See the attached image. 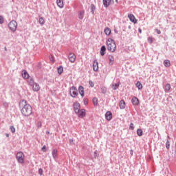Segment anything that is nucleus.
Instances as JSON below:
<instances>
[{
    "label": "nucleus",
    "mask_w": 176,
    "mask_h": 176,
    "mask_svg": "<svg viewBox=\"0 0 176 176\" xmlns=\"http://www.w3.org/2000/svg\"><path fill=\"white\" fill-rule=\"evenodd\" d=\"M116 2H118V0H116Z\"/></svg>",
    "instance_id": "obj_56"
},
{
    "label": "nucleus",
    "mask_w": 176,
    "mask_h": 176,
    "mask_svg": "<svg viewBox=\"0 0 176 176\" xmlns=\"http://www.w3.org/2000/svg\"><path fill=\"white\" fill-rule=\"evenodd\" d=\"M126 108V102L124 100L120 101V109H124Z\"/></svg>",
    "instance_id": "obj_16"
},
{
    "label": "nucleus",
    "mask_w": 176,
    "mask_h": 176,
    "mask_svg": "<svg viewBox=\"0 0 176 176\" xmlns=\"http://www.w3.org/2000/svg\"><path fill=\"white\" fill-rule=\"evenodd\" d=\"M112 0H102V3H103V6L104 8H108V6H109L111 5V1Z\"/></svg>",
    "instance_id": "obj_15"
},
{
    "label": "nucleus",
    "mask_w": 176,
    "mask_h": 176,
    "mask_svg": "<svg viewBox=\"0 0 176 176\" xmlns=\"http://www.w3.org/2000/svg\"><path fill=\"white\" fill-rule=\"evenodd\" d=\"M78 116L80 118H84V116H86V110L85 109L80 110V113L78 114Z\"/></svg>",
    "instance_id": "obj_17"
},
{
    "label": "nucleus",
    "mask_w": 176,
    "mask_h": 176,
    "mask_svg": "<svg viewBox=\"0 0 176 176\" xmlns=\"http://www.w3.org/2000/svg\"><path fill=\"white\" fill-rule=\"evenodd\" d=\"M129 130H134V124H133V123L130 124Z\"/></svg>",
    "instance_id": "obj_41"
},
{
    "label": "nucleus",
    "mask_w": 176,
    "mask_h": 176,
    "mask_svg": "<svg viewBox=\"0 0 176 176\" xmlns=\"http://www.w3.org/2000/svg\"><path fill=\"white\" fill-rule=\"evenodd\" d=\"M105 118L109 121L112 120V113L111 111H107L105 113Z\"/></svg>",
    "instance_id": "obj_14"
},
{
    "label": "nucleus",
    "mask_w": 176,
    "mask_h": 176,
    "mask_svg": "<svg viewBox=\"0 0 176 176\" xmlns=\"http://www.w3.org/2000/svg\"><path fill=\"white\" fill-rule=\"evenodd\" d=\"M22 76L24 78V79H28L30 77V74H28V72L27 71L23 70V72L22 73Z\"/></svg>",
    "instance_id": "obj_20"
},
{
    "label": "nucleus",
    "mask_w": 176,
    "mask_h": 176,
    "mask_svg": "<svg viewBox=\"0 0 176 176\" xmlns=\"http://www.w3.org/2000/svg\"><path fill=\"white\" fill-rule=\"evenodd\" d=\"M164 67H168L171 65V62H170V60H165L164 61Z\"/></svg>",
    "instance_id": "obj_22"
},
{
    "label": "nucleus",
    "mask_w": 176,
    "mask_h": 176,
    "mask_svg": "<svg viewBox=\"0 0 176 176\" xmlns=\"http://www.w3.org/2000/svg\"><path fill=\"white\" fill-rule=\"evenodd\" d=\"M131 102H132L133 105H135L136 107L140 105V100H138V98H137L135 96H133L132 98Z\"/></svg>",
    "instance_id": "obj_8"
},
{
    "label": "nucleus",
    "mask_w": 176,
    "mask_h": 176,
    "mask_svg": "<svg viewBox=\"0 0 176 176\" xmlns=\"http://www.w3.org/2000/svg\"><path fill=\"white\" fill-rule=\"evenodd\" d=\"M128 17L131 23H133V24H137V19H135V16H134V14H128Z\"/></svg>",
    "instance_id": "obj_9"
},
{
    "label": "nucleus",
    "mask_w": 176,
    "mask_h": 176,
    "mask_svg": "<svg viewBox=\"0 0 176 176\" xmlns=\"http://www.w3.org/2000/svg\"><path fill=\"white\" fill-rule=\"evenodd\" d=\"M83 102H84V105H87V104H89V99L87 98H84L83 99Z\"/></svg>",
    "instance_id": "obj_38"
},
{
    "label": "nucleus",
    "mask_w": 176,
    "mask_h": 176,
    "mask_svg": "<svg viewBox=\"0 0 176 176\" xmlns=\"http://www.w3.org/2000/svg\"><path fill=\"white\" fill-rule=\"evenodd\" d=\"M96 10V6L94 4H91V12L92 14H94V12Z\"/></svg>",
    "instance_id": "obj_31"
},
{
    "label": "nucleus",
    "mask_w": 176,
    "mask_h": 176,
    "mask_svg": "<svg viewBox=\"0 0 176 176\" xmlns=\"http://www.w3.org/2000/svg\"><path fill=\"white\" fill-rule=\"evenodd\" d=\"M136 87H138V90H142V84L141 82L138 81L135 84Z\"/></svg>",
    "instance_id": "obj_23"
},
{
    "label": "nucleus",
    "mask_w": 176,
    "mask_h": 176,
    "mask_svg": "<svg viewBox=\"0 0 176 176\" xmlns=\"http://www.w3.org/2000/svg\"><path fill=\"white\" fill-rule=\"evenodd\" d=\"M89 85L91 86V87H93L94 86V82H93V81L90 80V81H89Z\"/></svg>",
    "instance_id": "obj_43"
},
{
    "label": "nucleus",
    "mask_w": 176,
    "mask_h": 176,
    "mask_svg": "<svg viewBox=\"0 0 176 176\" xmlns=\"http://www.w3.org/2000/svg\"><path fill=\"white\" fill-rule=\"evenodd\" d=\"M92 102L94 105V107H97L98 105V99L97 98H93L92 99Z\"/></svg>",
    "instance_id": "obj_25"
},
{
    "label": "nucleus",
    "mask_w": 176,
    "mask_h": 176,
    "mask_svg": "<svg viewBox=\"0 0 176 176\" xmlns=\"http://www.w3.org/2000/svg\"><path fill=\"white\" fill-rule=\"evenodd\" d=\"M84 17H85V10H80L78 12L79 20H83Z\"/></svg>",
    "instance_id": "obj_12"
},
{
    "label": "nucleus",
    "mask_w": 176,
    "mask_h": 176,
    "mask_svg": "<svg viewBox=\"0 0 176 176\" xmlns=\"http://www.w3.org/2000/svg\"><path fill=\"white\" fill-rule=\"evenodd\" d=\"M167 138H168V139L170 140V136L168 135V136H167Z\"/></svg>",
    "instance_id": "obj_54"
},
{
    "label": "nucleus",
    "mask_w": 176,
    "mask_h": 176,
    "mask_svg": "<svg viewBox=\"0 0 176 176\" xmlns=\"http://www.w3.org/2000/svg\"><path fill=\"white\" fill-rule=\"evenodd\" d=\"M105 52H107V47H105V45H102L100 48V55L104 56Z\"/></svg>",
    "instance_id": "obj_18"
},
{
    "label": "nucleus",
    "mask_w": 176,
    "mask_h": 176,
    "mask_svg": "<svg viewBox=\"0 0 176 176\" xmlns=\"http://www.w3.org/2000/svg\"><path fill=\"white\" fill-rule=\"evenodd\" d=\"M41 150L43 151V152H46V146H43L41 148Z\"/></svg>",
    "instance_id": "obj_45"
},
{
    "label": "nucleus",
    "mask_w": 176,
    "mask_h": 176,
    "mask_svg": "<svg viewBox=\"0 0 176 176\" xmlns=\"http://www.w3.org/2000/svg\"><path fill=\"white\" fill-rule=\"evenodd\" d=\"M73 109L76 114L79 113V111H80V104L78 102H75L73 104Z\"/></svg>",
    "instance_id": "obj_6"
},
{
    "label": "nucleus",
    "mask_w": 176,
    "mask_h": 176,
    "mask_svg": "<svg viewBox=\"0 0 176 176\" xmlns=\"http://www.w3.org/2000/svg\"><path fill=\"white\" fill-rule=\"evenodd\" d=\"M5 50H6V47H5Z\"/></svg>",
    "instance_id": "obj_55"
},
{
    "label": "nucleus",
    "mask_w": 176,
    "mask_h": 176,
    "mask_svg": "<svg viewBox=\"0 0 176 176\" xmlns=\"http://www.w3.org/2000/svg\"><path fill=\"white\" fill-rule=\"evenodd\" d=\"M38 23L41 24V25H43V24H45V19H43V17L39 18Z\"/></svg>",
    "instance_id": "obj_32"
},
{
    "label": "nucleus",
    "mask_w": 176,
    "mask_h": 176,
    "mask_svg": "<svg viewBox=\"0 0 176 176\" xmlns=\"http://www.w3.org/2000/svg\"><path fill=\"white\" fill-rule=\"evenodd\" d=\"M10 131H11V133H16V128H14V126H11L10 127Z\"/></svg>",
    "instance_id": "obj_37"
},
{
    "label": "nucleus",
    "mask_w": 176,
    "mask_h": 176,
    "mask_svg": "<svg viewBox=\"0 0 176 176\" xmlns=\"http://www.w3.org/2000/svg\"><path fill=\"white\" fill-rule=\"evenodd\" d=\"M137 134L139 137H142V134H144V131H142V129H137Z\"/></svg>",
    "instance_id": "obj_29"
},
{
    "label": "nucleus",
    "mask_w": 176,
    "mask_h": 176,
    "mask_svg": "<svg viewBox=\"0 0 176 176\" xmlns=\"http://www.w3.org/2000/svg\"><path fill=\"white\" fill-rule=\"evenodd\" d=\"M19 108L23 116H30L32 114V107L25 100L19 102Z\"/></svg>",
    "instance_id": "obj_1"
},
{
    "label": "nucleus",
    "mask_w": 176,
    "mask_h": 176,
    "mask_svg": "<svg viewBox=\"0 0 176 176\" xmlns=\"http://www.w3.org/2000/svg\"><path fill=\"white\" fill-rule=\"evenodd\" d=\"M104 32L105 35H111V29L109 28H106L104 30Z\"/></svg>",
    "instance_id": "obj_27"
},
{
    "label": "nucleus",
    "mask_w": 176,
    "mask_h": 176,
    "mask_svg": "<svg viewBox=\"0 0 176 176\" xmlns=\"http://www.w3.org/2000/svg\"><path fill=\"white\" fill-rule=\"evenodd\" d=\"M148 42L149 43H152L153 42V41L152 40V38L151 37L148 38Z\"/></svg>",
    "instance_id": "obj_47"
},
{
    "label": "nucleus",
    "mask_w": 176,
    "mask_h": 176,
    "mask_svg": "<svg viewBox=\"0 0 176 176\" xmlns=\"http://www.w3.org/2000/svg\"><path fill=\"white\" fill-rule=\"evenodd\" d=\"M106 43L107 46V50H109V52H112V53H113V52L116 50V43H115V40L109 38L107 40Z\"/></svg>",
    "instance_id": "obj_2"
},
{
    "label": "nucleus",
    "mask_w": 176,
    "mask_h": 176,
    "mask_svg": "<svg viewBox=\"0 0 176 176\" xmlns=\"http://www.w3.org/2000/svg\"><path fill=\"white\" fill-rule=\"evenodd\" d=\"M78 93L81 97H85V88H83V86L80 85L78 87Z\"/></svg>",
    "instance_id": "obj_10"
},
{
    "label": "nucleus",
    "mask_w": 176,
    "mask_h": 176,
    "mask_svg": "<svg viewBox=\"0 0 176 176\" xmlns=\"http://www.w3.org/2000/svg\"><path fill=\"white\" fill-rule=\"evenodd\" d=\"M68 60L70 61V63H75L76 60V55H75V54L73 52H70L68 55Z\"/></svg>",
    "instance_id": "obj_7"
},
{
    "label": "nucleus",
    "mask_w": 176,
    "mask_h": 176,
    "mask_svg": "<svg viewBox=\"0 0 176 176\" xmlns=\"http://www.w3.org/2000/svg\"><path fill=\"white\" fill-rule=\"evenodd\" d=\"M6 137H8H8H9V134H8V133H6Z\"/></svg>",
    "instance_id": "obj_51"
},
{
    "label": "nucleus",
    "mask_w": 176,
    "mask_h": 176,
    "mask_svg": "<svg viewBox=\"0 0 176 176\" xmlns=\"http://www.w3.org/2000/svg\"><path fill=\"white\" fill-rule=\"evenodd\" d=\"M166 149H170V140H166Z\"/></svg>",
    "instance_id": "obj_35"
},
{
    "label": "nucleus",
    "mask_w": 176,
    "mask_h": 176,
    "mask_svg": "<svg viewBox=\"0 0 176 176\" xmlns=\"http://www.w3.org/2000/svg\"><path fill=\"white\" fill-rule=\"evenodd\" d=\"M114 60H115V58H113V56H112V55L109 56V60L110 65H113Z\"/></svg>",
    "instance_id": "obj_21"
},
{
    "label": "nucleus",
    "mask_w": 176,
    "mask_h": 176,
    "mask_svg": "<svg viewBox=\"0 0 176 176\" xmlns=\"http://www.w3.org/2000/svg\"><path fill=\"white\" fill-rule=\"evenodd\" d=\"M52 157L54 159H57V149H54L52 151Z\"/></svg>",
    "instance_id": "obj_26"
},
{
    "label": "nucleus",
    "mask_w": 176,
    "mask_h": 176,
    "mask_svg": "<svg viewBox=\"0 0 176 176\" xmlns=\"http://www.w3.org/2000/svg\"><path fill=\"white\" fill-rule=\"evenodd\" d=\"M70 96L71 97H72L73 98H75L77 96H78V89L76 88V87L75 86H72L70 88Z\"/></svg>",
    "instance_id": "obj_5"
},
{
    "label": "nucleus",
    "mask_w": 176,
    "mask_h": 176,
    "mask_svg": "<svg viewBox=\"0 0 176 176\" xmlns=\"http://www.w3.org/2000/svg\"><path fill=\"white\" fill-rule=\"evenodd\" d=\"M45 134H50V132H49L48 131H45Z\"/></svg>",
    "instance_id": "obj_49"
},
{
    "label": "nucleus",
    "mask_w": 176,
    "mask_h": 176,
    "mask_svg": "<svg viewBox=\"0 0 176 176\" xmlns=\"http://www.w3.org/2000/svg\"><path fill=\"white\" fill-rule=\"evenodd\" d=\"M69 144H70L71 145H72V144H74V140H73V139H69Z\"/></svg>",
    "instance_id": "obj_46"
},
{
    "label": "nucleus",
    "mask_w": 176,
    "mask_h": 176,
    "mask_svg": "<svg viewBox=\"0 0 176 176\" xmlns=\"http://www.w3.org/2000/svg\"><path fill=\"white\" fill-rule=\"evenodd\" d=\"M38 174L39 175H43V169H42L41 168H40L38 169Z\"/></svg>",
    "instance_id": "obj_40"
},
{
    "label": "nucleus",
    "mask_w": 176,
    "mask_h": 176,
    "mask_svg": "<svg viewBox=\"0 0 176 176\" xmlns=\"http://www.w3.org/2000/svg\"><path fill=\"white\" fill-rule=\"evenodd\" d=\"M120 84H119V82L118 83H115L112 85V89L113 90H118V89L119 88Z\"/></svg>",
    "instance_id": "obj_28"
},
{
    "label": "nucleus",
    "mask_w": 176,
    "mask_h": 176,
    "mask_svg": "<svg viewBox=\"0 0 176 176\" xmlns=\"http://www.w3.org/2000/svg\"><path fill=\"white\" fill-rule=\"evenodd\" d=\"M171 89V85H170V83H167L165 85V90L166 91H170V89Z\"/></svg>",
    "instance_id": "obj_30"
},
{
    "label": "nucleus",
    "mask_w": 176,
    "mask_h": 176,
    "mask_svg": "<svg viewBox=\"0 0 176 176\" xmlns=\"http://www.w3.org/2000/svg\"><path fill=\"white\" fill-rule=\"evenodd\" d=\"M28 83L30 85V86H32L33 85H34L36 82H34V78H30L28 81Z\"/></svg>",
    "instance_id": "obj_33"
},
{
    "label": "nucleus",
    "mask_w": 176,
    "mask_h": 176,
    "mask_svg": "<svg viewBox=\"0 0 176 176\" xmlns=\"http://www.w3.org/2000/svg\"><path fill=\"white\" fill-rule=\"evenodd\" d=\"M138 32H139L140 34H142V30H141V28H139V29H138Z\"/></svg>",
    "instance_id": "obj_48"
},
{
    "label": "nucleus",
    "mask_w": 176,
    "mask_h": 176,
    "mask_svg": "<svg viewBox=\"0 0 176 176\" xmlns=\"http://www.w3.org/2000/svg\"><path fill=\"white\" fill-rule=\"evenodd\" d=\"M57 71H58V74L59 75H61V74L64 72V68L63 67V66H59L57 69Z\"/></svg>",
    "instance_id": "obj_24"
},
{
    "label": "nucleus",
    "mask_w": 176,
    "mask_h": 176,
    "mask_svg": "<svg viewBox=\"0 0 176 176\" xmlns=\"http://www.w3.org/2000/svg\"><path fill=\"white\" fill-rule=\"evenodd\" d=\"M33 91H39V89H41L39 87V84L34 83L32 85Z\"/></svg>",
    "instance_id": "obj_13"
},
{
    "label": "nucleus",
    "mask_w": 176,
    "mask_h": 176,
    "mask_svg": "<svg viewBox=\"0 0 176 176\" xmlns=\"http://www.w3.org/2000/svg\"><path fill=\"white\" fill-rule=\"evenodd\" d=\"M93 69L95 72H97V71H98V62L96 60H94Z\"/></svg>",
    "instance_id": "obj_11"
},
{
    "label": "nucleus",
    "mask_w": 176,
    "mask_h": 176,
    "mask_svg": "<svg viewBox=\"0 0 176 176\" xmlns=\"http://www.w3.org/2000/svg\"><path fill=\"white\" fill-rule=\"evenodd\" d=\"M98 151L97 150H96L95 151H94V157H95V159L97 157V153H98Z\"/></svg>",
    "instance_id": "obj_44"
},
{
    "label": "nucleus",
    "mask_w": 176,
    "mask_h": 176,
    "mask_svg": "<svg viewBox=\"0 0 176 176\" xmlns=\"http://www.w3.org/2000/svg\"><path fill=\"white\" fill-rule=\"evenodd\" d=\"M128 28H129V30L131 29V26L129 25V26L128 27Z\"/></svg>",
    "instance_id": "obj_53"
},
{
    "label": "nucleus",
    "mask_w": 176,
    "mask_h": 176,
    "mask_svg": "<svg viewBox=\"0 0 176 176\" xmlns=\"http://www.w3.org/2000/svg\"><path fill=\"white\" fill-rule=\"evenodd\" d=\"M5 23V20L3 19V16L0 15V24H3Z\"/></svg>",
    "instance_id": "obj_36"
},
{
    "label": "nucleus",
    "mask_w": 176,
    "mask_h": 176,
    "mask_svg": "<svg viewBox=\"0 0 176 176\" xmlns=\"http://www.w3.org/2000/svg\"><path fill=\"white\" fill-rule=\"evenodd\" d=\"M101 92H102V94H107V87H101Z\"/></svg>",
    "instance_id": "obj_34"
},
{
    "label": "nucleus",
    "mask_w": 176,
    "mask_h": 176,
    "mask_svg": "<svg viewBox=\"0 0 176 176\" xmlns=\"http://www.w3.org/2000/svg\"><path fill=\"white\" fill-rule=\"evenodd\" d=\"M8 28L12 32H15L16 30H17V22H16L14 20L11 21L8 23Z\"/></svg>",
    "instance_id": "obj_3"
},
{
    "label": "nucleus",
    "mask_w": 176,
    "mask_h": 176,
    "mask_svg": "<svg viewBox=\"0 0 176 176\" xmlns=\"http://www.w3.org/2000/svg\"><path fill=\"white\" fill-rule=\"evenodd\" d=\"M133 150H131V155H133Z\"/></svg>",
    "instance_id": "obj_52"
},
{
    "label": "nucleus",
    "mask_w": 176,
    "mask_h": 176,
    "mask_svg": "<svg viewBox=\"0 0 176 176\" xmlns=\"http://www.w3.org/2000/svg\"><path fill=\"white\" fill-rule=\"evenodd\" d=\"M56 3L58 8H60V9L64 8V2L63 1V0H57Z\"/></svg>",
    "instance_id": "obj_19"
},
{
    "label": "nucleus",
    "mask_w": 176,
    "mask_h": 176,
    "mask_svg": "<svg viewBox=\"0 0 176 176\" xmlns=\"http://www.w3.org/2000/svg\"><path fill=\"white\" fill-rule=\"evenodd\" d=\"M155 32H157V34H158V35H160V34H162V31H160V30L159 29H155Z\"/></svg>",
    "instance_id": "obj_42"
},
{
    "label": "nucleus",
    "mask_w": 176,
    "mask_h": 176,
    "mask_svg": "<svg viewBox=\"0 0 176 176\" xmlns=\"http://www.w3.org/2000/svg\"><path fill=\"white\" fill-rule=\"evenodd\" d=\"M114 32H115L116 34H118V30H114Z\"/></svg>",
    "instance_id": "obj_50"
},
{
    "label": "nucleus",
    "mask_w": 176,
    "mask_h": 176,
    "mask_svg": "<svg viewBox=\"0 0 176 176\" xmlns=\"http://www.w3.org/2000/svg\"><path fill=\"white\" fill-rule=\"evenodd\" d=\"M42 127V122L41 121H38L37 122V128L41 129Z\"/></svg>",
    "instance_id": "obj_39"
},
{
    "label": "nucleus",
    "mask_w": 176,
    "mask_h": 176,
    "mask_svg": "<svg viewBox=\"0 0 176 176\" xmlns=\"http://www.w3.org/2000/svg\"><path fill=\"white\" fill-rule=\"evenodd\" d=\"M16 159L18 163L23 164V163H24V153L21 151L18 152L16 155Z\"/></svg>",
    "instance_id": "obj_4"
}]
</instances>
